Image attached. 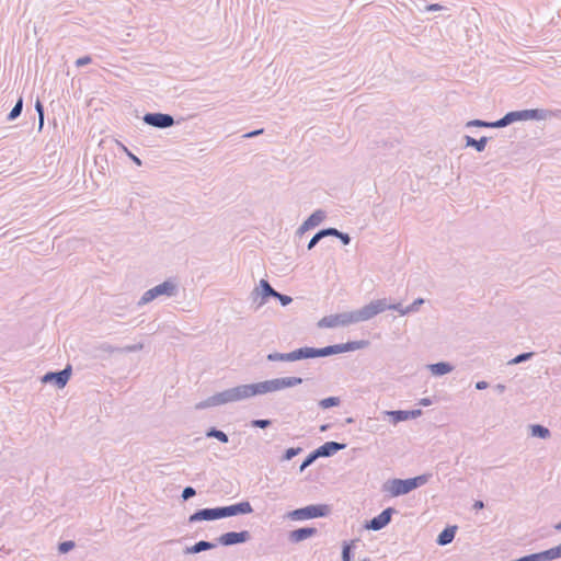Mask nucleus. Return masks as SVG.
Masks as SVG:
<instances>
[{
    "label": "nucleus",
    "instance_id": "5",
    "mask_svg": "<svg viewBox=\"0 0 561 561\" xmlns=\"http://www.w3.org/2000/svg\"><path fill=\"white\" fill-rule=\"evenodd\" d=\"M551 115V111L543 108H531V110H520V111H512L506 113L503 117L500 118L499 125L502 127H506L515 122H523L529 119H546Z\"/></svg>",
    "mask_w": 561,
    "mask_h": 561
},
{
    "label": "nucleus",
    "instance_id": "24",
    "mask_svg": "<svg viewBox=\"0 0 561 561\" xmlns=\"http://www.w3.org/2000/svg\"><path fill=\"white\" fill-rule=\"evenodd\" d=\"M488 140L485 136H482L480 139H474L468 135L465 136L466 146L474 148L478 152H482L485 149Z\"/></svg>",
    "mask_w": 561,
    "mask_h": 561
},
{
    "label": "nucleus",
    "instance_id": "31",
    "mask_svg": "<svg viewBox=\"0 0 561 561\" xmlns=\"http://www.w3.org/2000/svg\"><path fill=\"white\" fill-rule=\"evenodd\" d=\"M22 110H23V98L20 96L15 103V105L13 106V108L10 111V113L8 114V117L7 119L9 122H12L14 119H16L21 113H22Z\"/></svg>",
    "mask_w": 561,
    "mask_h": 561
},
{
    "label": "nucleus",
    "instance_id": "47",
    "mask_svg": "<svg viewBox=\"0 0 561 561\" xmlns=\"http://www.w3.org/2000/svg\"><path fill=\"white\" fill-rule=\"evenodd\" d=\"M124 151L136 165L140 167L142 164V161L136 154L129 151L126 147H124Z\"/></svg>",
    "mask_w": 561,
    "mask_h": 561
},
{
    "label": "nucleus",
    "instance_id": "51",
    "mask_svg": "<svg viewBox=\"0 0 561 561\" xmlns=\"http://www.w3.org/2000/svg\"><path fill=\"white\" fill-rule=\"evenodd\" d=\"M426 11H439V10H443L444 7L439 3H432V4H428L426 5Z\"/></svg>",
    "mask_w": 561,
    "mask_h": 561
},
{
    "label": "nucleus",
    "instance_id": "34",
    "mask_svg": "<svg viewBox=\"0 0 561 561\" xmlns=\"http://www.w3.org/2000/svg\"><path fill=\"white\" fill-rule=\"evenodd\" d=\"M534 354H535L534 352H526V353L518 354L513 359H511L508 362V364H511V365L520 364L523 362L530 359L534 356Z\"/></svg>",
    "mask_w": 561,
    "mask_h": 561
},
{
    "label": "nucleus",
    "instance_id": "26",
    "mask_svg": "<svg viewBox=\"0 0 561 561\" xmlns=\"http://www.w3.org/2000/svg\"><path fill=\"white\" fill-rule=\"evenodd\" d=\"M296 360L317 358L316 347L305 346L295 350Z\"/></svg>",
    "mask_w": 561,
    "mask_h": 561
},
{
    "label": "nucleus",
    "instance_id": "40",
    "mask_svg": "<svg viewBox=\"0 0 561 561\" xmlns=\"http://www.w3.org/2000/svg\"><path fill=\"white\" fill-rule=\"evenodd\" d=\"M142 348H144V343H137V344L121 347V353H134V352L141 351Z\"/></svg>",
    "mask_w": 561,
    "mask_h": 561
},
{
    "label": "nucleus",
    "instance_id": "33",
    "mask_svg": "<svg viewBox=\"0 0 561 561\" xmlns=\"http://www.w3.org/2000/svg\"><path fill=\"white\" fill-rule=\"evenodd\" d=\"M319 458V456H317V450H312L305 459L304 461L301 462L300 465V468L299 470L302 472L306 468H308L309 466H311L317 459Z\"/></svg>",
    "mask_w": 561,
    "mask_h": 561
},
{
    "label": "nucleus",
    "instance_id": "43",
    "mask_svg": "<svg viewBox=\"0 0 561 561\" xmlns=\"http://www.w3.org/2000/svg\"><path fill=\"white\" fill-rule=\"evenodd\" d=\"M275 298L280 302V305L283 307L288 306L293 301V298L290 296L280 294L278 291H277Z\"/></svg>",
    "mask_w": 561,
    "mask_h": 561
},
{
    "label": "nucleus",
    "instance_id": "1",
    "mask_svg": "<svg viewBox=\"0 0 561 561\" xmlns=\"http://www.w3.org/2000/svg\"><path fill=\"white\" fill-rule=\"evenodd\" d=\"M302 381L304 380L300 377L290 376L278 377L254 383L239 385L208 397L206 400L199 402L196 408L206 409L239 402L256 396L280 391L286 388H293L301 385Z\"/></svg>",
    "mask_w": 561,
    "mask_h": 561
},
{
    "label": "nucleus",
    "instance_id": "21",
    "mask_svg": "<svg viewBox=\"0 0 561 561\" xmlns=\"http://www.w3.org/2000/svg\"><path fill=\"white\" fill-rule=\"evenodd\" d=\"M458 527L456 525L445 527L436 538V543L438 546H447L449 545L456 536Z\"/></svg>",
    "mask_w": 561,
    "mask_h": 561
},
{
    "label": "nucleus",
    "instance_id": "16",
    "mask_svg": "<svg viewBox=\"0 0 561 561\" xmlns=\"http://www.w3.org/2000/svg\"><path fill=\"white\" fill-rule=\"evenodd\" d=\"M327 217V214L322 209L313 211L297 229L296 234L302 236L306 231L319 226Z\"/></svg>",
    "mask_w": 561,
    "mask_h": 561
},
{
    "label": "nucleus",
    "instance_id": "6",
    "mask_svg": "<svg viewBox=\"0 0 561 561\" xmlns=\"http://www.w3.org/2000/svg\"><path fill=\"white\" fill-rule=\"evenodd\" d=\"M331 513L328 504H311L305 507L296 508L287 514L291 520H304L318 517H325Z\"/></svg>",
    "mask_w": 561,
    "mask_h": 561
},
{
    "label": "nucleus",
    "instance_id": "15",
    "mask_svg": "<svg viewBox=\"0 0 561 561\" xmlns=\"http://www.w3.org/2000/svg\"><path fill=\"white\" fill-rule=\"evenodd\" d=\"M561 558V543L536 553H530L523 557L524 561H551Z\"/></svg>",
    "mask_w": 561,
    "mask_h": 561
},
{
    "label": "nucleus",
    "instance_id": "44",
    "mask_svg": "<svg viewBox=\"0 0 561 561\" xmlns=\"http://www.w3.org/2000/svg\"><path fill=\"white\" fill-rule=\"evenodd\" d=\"M99 350L102 352H106V353H115V352L121 353V347L113 346L108 343H102L99 346Z\"/></svg>",
    "mask_w": 561,
    "mask_h": 561
},
{
    "label": "nucleus",
    "instance_id": "8",
    "mask_svg": "<svg viewBox=\"0 0 561 561\" xmlns=\"http://www.w3.org/2000/svg\"><path fill=\"white\" fill-rule=\"evenodd\" d=\"M374 312H370L369 320L376 317L377 314L386 311V310H396L401 316L408 314V308L403 307L400 302L399 304H388L386 298L382 299H376L367 304V309H370Z\"/></svg>",
    "mask_w": 561,
    "mask_h": 561
},
{
    "label": "nucleus",
    "instance_id": "38",
    "mask_svg": "<svg viewBox=\"0 0 561 561\" xmlns=\"http://www.w3.org/2000/svg\"><path fill=\"white\" fill-rule=\"evenodd\" d=\"M76 547L75 541L72 540H66L58 543V551L61 554L68 553Z\"/></svg>",
    "mask_w": 561,
    "mask_h": 561
},
{
    "label": "nucleus",
    "instance_id": "11",
    "mask_svg": "<svg viewBox=\"0 0 561 561\" xmlns=\"http://www.w3.org/2000/svg\"><path fill=\"white\" fill-rule=\"evenodd\" d=\"M251 539V534L248 530H241V531H228L222 535H220L216 541L218 545H221L224 547H230L234 545H240L248 542Z\"/></svg>",
    "mask_w": 561,
    "mask_h": 561
},
{
    "label": "nucleus",
    "instance_id": "4",
    "mask_svg": "<svg viewBox=\"0 0 561 561\" xmlns=\"http://www.w3.org/2000/svg\"><path fill=\"white\" fill-rule=\"evenodd\" d=\"M178 293H179L178 283L172 278H168L163 283L146 290L142 294V296L140 297V299L138 300L137 306L142 307L162 296L174 297L178 295Z\"/></svg>",
    "mask_w": 561,
    "mask_h": 561
},
{
    "label": "nucleus",
    "instance_id": "22",
    "mask_svg": "<svg viewBox=\"0 0 561 561\" xmlns=\"http://www.w3.org/2000/svg\"><path fill=\"white\" fill-rule=\"evenodd\" d=\"M216 546H217V542L215 543V542H210V541H206V540H201L191 547H186L184 550V553L185 554H196V553H199L203 551L211 550V549L216 548Z\"/></svg>",
    "mask_w": 561,
    "mask_h": 561
},
{
    "label": "nucleus",
    "instance_id": "46",
    "mask_svg": "<svg viewBox=\"0 0 561 561\" xmlns=\"http://www.w3.org/2000/svg\"><path fill=\"white\" fill-rule=\"evenodd\" d=\"M339 231H340L339 229L333 228V227L321 229V232L323 233L324 238L325 237H335L336 238Z\"/></svg>",
    "mask_w": 561,
    "mask_h": 561
},
{
    "label": "nucleus",
    "instance_id": "14",
    "mask_svg": "<svg viewBox=\"0 0 561 561\" xmlns=\"http://www.w3.org/2000/svg\"><path fill=\"white\" fill-rule=\"evenodd\" d=\"M220 519L219 516V510L217 507H206V508H199L195 511L192 515L188 517V523H197V522H211Z\"/></svg>",
    "mask_w": 561,
    "mask_h": 561
},
{
    "label": "nucleus",
    "instance_id": "12",
    "mask_svg": "<svg viewBox=\"0 0 561 561\" xmlns=\"http://www.w3.org/2000/svg\"><path fill=\"white\" fill-rule=\"evenodd\" d=\"M276 294L277 291L271 286L268 280L262 278L259 283V287H256L251 295L254 302L259 300L256 308H260L268 300V298H275Z\"/></svg>",
    "mask_w": 561,
    "mask_h": 561
},
{
    "label": "nucleus",
    "instance_id": "36",
    "mask_svg": "<svg viewBox=\"0 0 561 561\" xmlns=\"http://www.w3.org/2000/svg\"><path fill=\"white\" fill-rule=\"evenodd\" d=\"M35 111L38 115V128L41 130L44 126V105L38 99L35 102Z\"/></svg>",
    "mask_w": 561,
    "mask_h": 561
},
{
    "label": "nucleus",
    "instance_id": "54",
    "mask_svg": "<svg viewBox=\"0 0 561 561\" xmlns=\"http://www.w3.org/2000/svg\"><path fill=\"white\" fill-rule=\"evenodd\" d=\"M483 506H484V504L482 501H476L473 504V508H476V510L483 508Z\"/></svg>",
    "mask_w": 561,
    "mask_h": 561
},
{
    "label": "nucleus",
    "instance_id": "19",
    "mask_svg": "<svg viewBox=\"0 0 561 561\" xmlns=\"http://www.w3.org/2000/svg\"><path fill=\"white\" fill-rule=\"evenodd\" d=\"M345 448H346V444L331 440V442H325L323 445L316 448V450H317V456H319V458H321V457L327 458V457H332L337 451L343 450Z\"/></svg>",
    "mask_w": 561,
    "mask_h": 561
},
{
    "label": "nucleus",
    "instance_id": "53",
    "mask_svg": "<svg viewBox=\"0 0 561 561\" xmlns=\"http://www.w3.org/2000/svg\"><path fill=\"white\" fill-rule=\"evenodd\" d=\"M420 404L423 405V407L431 405L432 404V400L430 398H423V399H421Z\"/></svg>",
    "mask_w": 561,
    "mask_h": 561
},
{
    "label": "nucleus",
    "instance_id": "3",
    "mask_svg": "<svg viewBox=\"0 0 561 561\" xmlns=\"http://www.w3.org/2000/svg\"><path fill=\"white\" fill-rule=\"evenodd\" d=\"M432 473H423L413 478L408 479H392L388 480L385 484V489L391 493L392 496H401L410 493L411 491L425 485Z\"/></svg>",
    "mask_w": 561,
    "mask_h": 561
},
{
    "label": "nucleus",
    "instance_id": "7",
    "mask_svg": "<svg viewBox=\"0 0 561 561\" xmlns=\"http://www.w3.org/2000/svg\"><path fill=\"white\" fill-rule=\"evenodd\" d=\"M71 374H72V367L70 365H67L61 370L47 371L41 378V381L43 383H53L58 389H61V388H64L68 383V381H69V379L71 377Z\"/></svg>",
    "mask_w": 561,
    "mask_h": 561
},
{
    "label": "nucleus",
    "instance_id": "57",
    "mask_svg": "<svg viewBox=\"0 0 561 561\" xmlns=\"http://www.w3.org/2000/svg\"><path fill=\"white\" fill-rule=\"evenodd\" d=\"M553 527L556 530L561 531V520L558 524H556Z\"/></svg>",
    "mask_w": 561,
    "mask_h": 561
},
{
    "label": "nucleus",
    "instance_id": "13",
    "mask_svg": "<svg viewBox=\"0 0 561 561\" xmlns=\"http://www.w3.org/2000/svg\"><path fill=\"white\" fill-rule=\"evenodd\" d=\"M218 510L220 519L253 513V507L249 501H242L228 506H218Z\"/></svg>",
    "mask_w": 561,
    "mask_h": 561
},
{
    "label": "nucleus",
    "instance_id": "55",
    "mask_svg": "<svg viewBox=\"0 0 561 561\" xmlns=\"http://www.w3.org/2000/svg\"><path fill=\"white\" fill-rule=\"evenodd\" d=\"M496 390H497L500 393H502V392L505 390V386H504V385L499 383V385L496 386Z\"/></svg>",
    "mask_w": 561,
    "mask_h": 561
},
{
    "label": "nucleus",
    "instance_id": "27",
    "mask_svg": "<svg viewBox=\"0 0 561 561\" xmlns=\"http://www.w3.org/2000/svg\"><path fill=\"white\" fill-rule=\"evenodd\" d=\"M530 434L534 437L547 439L551 436L550 430L541 424L530 425Z\"/></svg>",
    "mask_w": 561,
    "mask_h": 561
},
{
    "label": "nucleus",
    "instance_id": "10",
    "mask_svg": "<svg viewBox=\"0 0 561 561\" xmlns=\"http://www.w3.org/2000/svg\"><path fill=\"white\" fill-rule=\"evenodd\" d=\"M397 513L398 511L394 507H387L379 515L367 520L364 527L374 531L381 530L390 524L392 516Z\"/></svg>",
    "mask_w": 561,
    "mask_h": 561
},
{
    "label": "nucleus",
    "instance_id": "30",
    "mask_svg": "<svg viewBox=\"0 0 561 561\" xmlns=\"http://www.w3.org/2000/svg\"><path fill=\"white\" fill-rule=\"evenodd\" d=\"M354 547H355L354 541L344 543L343 549H342V561H352V559L354 557V553H353ZM362 561H369V559H364Z\"/></svg>",
    "mask_w": 561,
    "mask_h": 561
},
{
    "label": "nucleus",
    "instance_id": "41",
    "mask_svg": "<svg viewBox=\"0 0 561 561\" xmlns=\"http://www.w3.org/2000/svg\"><path fill=\"white\" fill-rule=\"evenodd\" d=\"M196 495V490L193 486H185L182 491L181 497L183 501H187Z\"/></svg>",
    "mask_w": 561,
    "mask_h": 561
},
{
    "label": "nucleus",
    "instance_id": "48",
    "mask_svg": "<svg viewBox=\"0 0 561 561\" xmlns=\"http://www.w3.org/2000/svg\"><path fill=\"white\" fill-rule=\"evenodd\" d=\"M344 245H347L351 243V237L346 232L339 231L336 237Z\"/></svg>",
    "mask_w": 561,
    "mask_h": 561
},
{
    "label": "nucleus",
    "instance_id": "58",
    "mask_svg": "<svg viewBox=\"0 0 561 561\" xmlns=\"http://www.w3.org/2000/svg\"><path fill=\"white\" fill-rule=\"evenodd\" d=\"M346 422H347V423H351V422H353V419H352V417H348V419L346 420Z\"/></svg>",
    "mask_w": 561,
    "mask_h": 561
},
{
    "label": "nucleus",
    "instance_id": "29",
    "mask_svg": "<svg viewBox=\"0 0 561 561\" xmlns=\"http://www.w3.org/2000/svg\"><path fill=\"white\" fill-rule=\"evenodd\" d=\"M500 119L494 122H486L482 119H472L469 121L466 126L467 127H484V128H501V125H499Z\"/></svg>",
    "mask_w": 561,
    "mask_h": 561
},
{
    "label": "nucleus",
    "instance_id": "17",
    "mask_svg": "<svg viewBox=\"0 0 561 561\" xmlns=\"http://www.w3.org/2000/svg\"><path fill=\"white\" fill-rule=\"evenodd\" d=\"M369 345L368 340H359V341H348L342 344H333L330 345L332 355L353 352L357 350L366 348Z\"/></svg>",
    "mask_w": 561,
    "mask_h": 561
},
{
    "label": "nucleus",
    "instance_id": "50",
    "mask_svg": "<svg viewBox=\"0 0 561 561\" xmlns=\"http://www.w3.org/2000/svg\"><path fill=\"white\" fill-rule=\"evenodd\" d=\"M264 129L261 128V129H255V130H252V131H249L247 134L243 135V138H253V137H256L261 134H263Z\"/></svg>",
    "mask_w": 561,
    "mask_h": 561
},
{
    "label": "nucleus",
    "instance_id": "28",
    "mask_svg": "<svg viewBox=\"0 0 561 561\" xmlns=\"http://www.w3.org/2000/svg\"><path fill=\"white\" fill-rule=\"evenodd\" d=\"M205 436H206L207 438H216V439H218L220 443H224V444H226V443H228V442H229V437H228V435H227L224 431L218 430V428H217V427H215V426L209 427V428L206 431Z\"/></svg>",
    "mask_w": 561,
    "mask_h": 561
},
{
    "label": "nucleus",
    "instance_id": "2",
    "mask_svg": "<svg viewBox=\"0 0 561 561\" xmlns=\"http://www.w3.org/2000/svg\"><path fill=\"white\" fill-rule=\"evenodd\" d=\"M370 312H374L373 309H367V305L362 307L360 309L342 312L336 314H330L323 317L319 322V328H335V327H346L352 323H358L363 321H368Z\"/></svg>",
    "mask_w": 561,
    "mask_h": 561
},
{
    "label": "nucleus",
    "instance_id": "42",
    "mask_svg": "<svg viewBox=\"0 0 561 561\" xmlns=\"http://www.w3.org/2000/svg\"><path fill=\"white\" fill-rule=\"evenodd\" d=\"M423 304H424V299L423 298L415 299L411 305H409L407 307L408 308V313L416 312Z\"/></svg>",
    "mask_w": 561,
    "mask_h": 561
},
{
    "label": "nucleus",
    "instance_id": "32",
    "mask_svg": "<svg viewBox=\"0 0 561 561\" xmlns=\"http://www.w3.org/2000/svg\"><path fill=\"white\" fill-rule=\"evenodd\" d=\"M341 403V399L339 397H328L318 402V405L325 410L333 407H339Z\"/></svg>",
    "mask_w": 561,
    "mask_h": 561
},
{
    "label": "nucleus",
    "instance_id": "49",
    "mask_svg": "<svg viewBox=\"0 0 561 561\" xmlns=\"http://www.w3.org/2000/svg\"><path fill=\"white\" fill-rule=\"evenodd\" d=\"M92 61L91 57L90 56H83V57H80L76 60V66L77 67H83L85 65H89L90 62Z\"/></svg>",
    "mask_w": 561,
    "mask_h": 561
},
{
    "label": "nucleus",
    "instance_id": "39",
    "mask_svg": "<svg viewBox=\"0 0 561 561\" xmlns=\"http://www.w3.org/2000/svg\"><path fill=\"white\" fill-rule=\"evenodd\" d=\"M324 238L321 230H319L317 233L313 234V237L310 239L307 249L310 251L312 250L322 239Z\"/></svg>",
    "mask_w": 561,
    "mask_h": 561
},
{
    "label": "nucleus",
    "instance_id": "56",
    "mask_svg": "<svg viewBox=\"0 0 561 561\" xmlns=\"http://www.w3.org/2000/svg\"><path fill=\"white\" fill-rule=\"evenodd\" d=\"M329 427H330V424H323L320 426V432H325L329 430Z\"/></svg>",
    "mask_w": 561,
    "mask_h": 561
},
{
    "label": "nucleus",
    "instance_id": "35",
    "mask_svg": "<svg viewBox=\"0 0 561 561\" xmlns=\"http://www.w3.org/2000/svg\"><path fill=\"white\" fill-rule=\"evenodd\" d=\"M302 451V448L300 447H290L285 450L283 454L282 459L285 461L291 460L294 457L299 455Z\"/></svg>",
    "mask_w": 561,
    "mask_h": 561
},
{
    "label": "nucleus",
    "instance_id": "52",
    "mask_svg": "<svg viewBox=\"0 0 561 561\" xmlns=\"http://www.w3.org/2000/svg\"><path fill=\"white\" fill-rule=\"evenodd\" d=\"M488 387H489V383L486 381H484V380L478 381L476 383V389H478V390H484Z\"/></svg>",
    "mask_w": 561,
    "mask_h": 561
},
{
    "label": "nucleus",
    "instance_id": "45",
    "mask_svg": "<svg viewBox=\"0 0 561 561\" xmlns=\"http://www.w3.org/2000/svg\"><path fill=\"white\" fill-rule=\"evenodd\" d=\"M316 352L317 357H327L332 355L330 345L320 348L316 347Z\"/></svg>",
    "mask_w": 561,
    "mask_h": 561
},
{
    "label": "nucleus",
    "instance_id": "18",
    "mask_svg": "<svg viewBox=\"0 0 561 561\" xmlns=\"http://www.w3.org/2000/svg\"><path fill=\"white\" fill-rule=\"evenodd\" d=\"M385 413L390 417L393 424H398L407 420L416 419L417 416L422 415V410H393L386 411Z\"/></svg>",
    "mask_w": 561,
    "mask_h": 561
},
{
    "label": "nucleus",
    "instance_id": "25",
    "mask_svg": "<svg viewBox=\"0 0 561 561\" xmlns=\"http://www.w3.org/2000/svg\"><path fill=\"white\" fill-rule=\"evenodd\" d=\"M266 359L268 362H296L295 351L289 353L273 352L267 354Z\"/></svg>",
    "mask_w": 561,
    "mask_h": 561
},
{
    "label": "nucleus",
    "instance_id": "9",
    "mask_svg": "<svg viewBox=\"0 0 561 561\" xmlns=\"http://www.w3.org/2000/svg\"><path fill=\"white\" fill-rule=\"evenodd\" d=\"M142 121L145 124L159 129H165L172 127L175 124L174 117L172 115L159 112L146 113L142 116Z\"/></svg>",
    "mask_w": 561,
    "mask_h": 561
},
{
    "label": "nucleus",
    "instance_id": "20",
    "mask_svg": "<svg viewBox=\"0 0 561 561\" xmlns=\"http://www.w3.org/2000/svg\"><path fill=\"white\" fill-rule=\"evenodd\" d=\"M318 529L316 527H301L289 531L288 540L293 543H298L304 541L314 535H317Z\"/></svg>",
    "mask_w": 561,
    "mask_h": 561
},
{
    "label": "nucleus",
    "instance_id": "23",
    "mask_svg": "<svg viewBox=\"0 0 561 561\" xmlns=\"http://www.w3.org/2000/svg\"><path fill=\"white\" fill-rule=\"evenodd\" d=\"M428 368L434 376H443L453 371L454 366L447 362H438L435 364H431Z\"/></svg>",
    "mask_w": 561,
    "mask_h": 561
},
{
    "label": "nucleus",
    "instance_id": "37",
    "mask_svg": "<svg viewBox=\"0 0 561 561\" xmlns=\"http://www.w3.org/2000/svg\"><path fill=\"white\" fill-rule=\"evenodd\" d=\"M272 420L270 419H255V420H252L250 425L252 427H256V428H267L272 425Z\"/></svg>",
    "mask_w": 561,
    "mask_h": 561
}]
</instances>
